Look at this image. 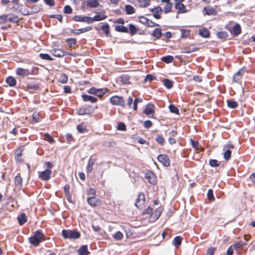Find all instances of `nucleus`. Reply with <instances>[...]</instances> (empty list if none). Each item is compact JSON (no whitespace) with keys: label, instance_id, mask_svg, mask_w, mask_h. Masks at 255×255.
<instances>
[{"label":"nucleus","instance_id":"1","mask_svg":"<svg viewBox=\"0 0 255 255\" xmlns=\"http://www.w3.org/2000/svg\"><path fill=\"white\" fill-rule=\"evenodd\" d=\"M44 240V235L39 230L36 231L33 236L29 238L30 244L35 247L38 246L39 243Z\"/></svg>","mask_w":255,"mask_h":255},{"label":"nucleus","instance_id":"2","mask_svg":"<svg viewBox=\"0 0 255 255\" xmlns=\"http://www.w3.org/2000/svg\"><path fill=\"white\" fill-rule=\"evenodd\" d=\"M62 234L64 238L73 240L78 239L81 235L79 232L70 230H63Z\"/></svg>","mask_w":255,"mask_h":255},{"label":"nucleus","instance_id":"3","mask_svg":"<svg viewBox=\"0 0 255 255\" xmlns=\"http://www.w3.org/2000/svg\"><path fill=\"white\" fill-rule=\"evenodd\" d=\"M108 91L107 88L97 89L92 87L88 90V93L95 95L100 98L102 97Z\"/></svg>","mask_w":255,"mask_h":255},{"label":"nucleus","instance_id":"4","mask_svg":"<svg viewBox=\"0 0 255 255\" xmlns=\"http://www.w3.org/2000/svg\"><path fill=\"white\" fill-rule=\"evenodd\" d=\"M110 102L113 105L124 107L125 102L122 97L114 96L110 99Z\"/></svg>","mask_w":255,"mask_h":255},{"label":"nucleus","instance_id":"5","mask_svg":"<svg viewBox=\"0 0 255 255\" xmlns=\"http://www.w3.org/2000/svg\"><path fill=\"white\" fill-rule=\"evenodd\" d=\"M145 196L143 193L140 192L138 194V197L136 199L135 206L138 208H142L145 203Z\"/></svg>","mask_w":255,"mask_h":255},{"label":"nucleus","instance_id":"6","mask_svg":"<svg viewBox=\"0 0 255 255\" xmlns=\"http://www.w3.org/2000/svg\"><path fill=\"white\" fill-rule=\"evenodd\" d=\"M15 73L17 76L23 78L30 75L31 71L28 69L18 67L16 69Z\"/></svg>","mask_w":255,"mask_h":255},{"label":"nucleus","instance_id":"7","mask_svg":"<svg viewBox=\"0 0 255 255\" xmlns=\"http://www.w3.org/2000/svg\"><path fill=\"white\" fill-rule=\"evenodd\" d=\"M51 169H46L40 173L39 178L42 180L48 181L51 178Z\"/></svg>","mask_w":255,"mask_h":255},{"label":"nucleus","instance_id":"8","mask_svg":"<svg viewBox=\"0 0 255 255\" xmlns=\"http://www.w3.org/2000/svg\"><path fill=\"white\" fill-rule=\"evenodd\" d=\"M158 160L165 166L170 165V161L168 156L166 154H160L157 157Z\"/></svg>","mask_w":255,"mask_h":255},{"label":"nucleus","instance_id":"9","mask_svg":"<svg viewBox=\"0 0 255 255\" xmlns=\"http://www.w3.org/2000/svg\"><path fill=\"white\" fill-rule=\"evenodd\" d=\"M135 5H138L140 7H146L150 5V0H132L131 1Z\"/></svg>","mask_w":255,"mask_h":255},{"label":"nucleus","instance_id":"10","mask_svg":"<svg viewBox=\"0 0 255 255\" xmlns=\"http://www.w3.org/2000/svg\"><path fill=\"white\" fill-rule=\"evenodd\" d=\"M246 68L243 67L241 68L234 75L233 77V81L235 82H238L243 77L244 74L245 73Z\"/></svg>","mask_w":255,"mask_h":255},{"label":"nucleus","instance_id":"11","mask_svg":"<svg viewBox=\"0 0 255 255\" xmlns=\"http://www.w3.org/2000/svg\"><path fill=\"white\" fill-rule=\"evenodd\" d=\"M145 177L148 182L151 184H154L156 183V176L152 172H148L146 173Z\"/></svg>","mask_w":255,"mask_h":255},{"label":"nucleus","instance_id":"12","mask_svg":"<svg viewBox=\"0 0 255 255\" xmlns=\"http://www.w3.org/2000/svg\"><path fill=\"white\" fill-rule=\"evenodd\" d=\"M155 106L151 103H148L145 106V108L143 111V113L147 116H149L154 113Z\"/></svg>","mask_w":255,"mask_h":255},{"label":"nucleus","instance_id":"13","mask_svg":"<svg viewBox=\"0 0 255 255\" xmlns=\"http://www.w3.org/2000/svg\"><path fill=\"white\" fill-rule=\"evenodd\" d=\"M73 19L76 21L86 22L89 24L92 23L91 17L89 16H80L78 15H75Z\"/></svg>","mask_w":255,"mask_h":255},{"label":"nucleus","instance_id":"14","mask_svg":"<svg viewBox=\"0 0 255 255\" xmlns=\"http://www.w3.org/2000/svg\"><path fill=\"white\" fill-rule=\"evenodd\" d=\"M88 204L92 206H96L100 205L101 201L98 200L95 196H91L87 199Z\"/></svg>","mask_w":255,"mask_h":255},{"label":"nucleus","instance_id":"15","mask_svg":"<svg viewBox=\"0 0 255 255\" xmlns=\"http://www.w3.org/2000/svg\"><path fill=\"white\" fill-rule=\"evenodd\" d=\"M204 10L208 15H215L217 13L216 8L210 6L205 7Z\"/></svg>","mask_w":255,"mask_h":255},{"label":"nucleus","instance_id":"16","mask_svg":"<svg viewBox=\"0 0 255 255\" xmlns=\"http://www.w3.org/2000/svg\"><path fill=\"white\" fill-rule=\"evenodd\" d=\"M53 54L54 56L58 57H61L67 55H70L69 53L64 51L60 49H55L53 50Z\"/></svg>","mask_w":255,"mask_h":255},{"label":"nucleus","instance_id":"17","mask_svg":"<svg viewBox=\"0 0 255 255\" xmlns=\"http://www.w3.org/2000/svg\"><path fill=\"white\" fill-rule=\"evenodd\" d=\"M175 8L178 10V13H185L186 12L185 5L182 2H176Z\"/></svg>","mask_w":255,"mask_h":255},{"label":"nucleus","instance_id":"18","mask_svg":"<svg viewBox=\"0 0 255 255\" xmlns=\"http://www.w3.org/2000/svg\"><path fill=\"white\" fill-rule=\"evenodd\" d=\"M22 179L21 176L19 175H16L14 178V184L16 188L20 189L22 187Z\"/></svg>","mask_w":255,"mask_h":255},{"label":"nucleus","instance_id":"19","mask_svg":"<svg viewBox=\"0 0 255 255\" xmlns=\"http://www.w3.org/2000/svg\"><path fill=\"white\" fill-rule=\"evenodd\" d=\"M162 11L161 7L159 6L155 7L151 10V11L153 13V16L156 19H159L160 15L158 14Z\"/></svg>","mask_w":255,"mask_h":255},{"label":"nucleus","instance_id":"20","mask_svg":"<svg viewBox=\"0 0 255 255\" xmlns=\"http://www.w3.org/2000/svg\"><path fill=\"white\" fill-rule=\"evenodd\" d=\"M79 255H88L89 252L88 251V247L87 245L82 246L78 250Z\"/></svg>","mask_w":255,"mask_h":255},{"label":"nucleus","instance_id":"21","mask_svg":"<svg viewBox=\"0 0 255 255\" xmlns=\"http://www.w3.org/2000/svg\"><path fill=\"white\" fill-rule=\"evenodd\" d=\"M87 5L89 7L95 8L99 6V3L97 0H87Z\"/></svg>","mask_w":255,"mask_h":255},{"label":"nucleus","instance_id":"22","mask_svg":"<svg viewBox=\"0 0 255 255\" xmlns=\"http://www.w3.org/2000/svg\"><path fill=\"white\" fill-rule=\"evenodd\" d=\"M7 15H8V17H7V21L9 22L17 23L19 21V18L18 17L14 14H8Z\"/></svg>","mask_w":255,"mask_h":255},{"label":"nucleus","instance_id":"23","mask_svg":"<svg viewBox=\"0 0 255 255\" xmlns=\"http://www.w3.org/2000/svg\"><path fill=\"white\" fill-rule=\"evenodd\" d=\"M82 99L85 101H90L91 103H96L97 101V99L93 96L87 95H83L82 96Z\"/></svg>","mask_w":255,"mask_h":255},{"label":"nucleus","instance_id":"24","mask_svg":"<svg viewBox=\"0 0 255 255\" xmlns=\"http://www.w3.org/2000/svg\"><path fill=\"white\" fill-rule=\"evenodd\" d=\"M231 32L235 35H238L241 33V28L240 24H236L232 28Z\"/></svg>","mask_w":255,"mask_h":255},{"label":"nucleus","instance_id":"25","mask_svg":"<svg viewBox=\"0 0 255 255\" xmlns=\"http://www.w3.org/2000/svg\"><path fill=\"white\" fill-rule=\"evenodd\" d=\"M6 82L10 87H13L15 86L16 84V81L15 79L12 76H8L6 79Z\"/></svg>","mask_w":255,"mask_h":255},{"label":"nucleus","instance_id":"26","mask_svg":"<svg viewBox=\"0 0 255 255\" xmlns=\"http://www.w3.org/2000/svg\"><path fill=\"white\" fill-rule=\"evenodd\" d=\"M18 223L20 225H22L26 222L27 219L25 214L23 213H21L17 218Z\"/></svg>","mask_w":255,"mask_h":255},{"label":"nucleus","instance_id":"27","mask_svg":"<svg viewBox=\"0 0 255 255\" xmlns=\"http://www.w3.org/2000/svg\"><path fill=\"white\" fill-rule=\"evenodd\" d=\"M95 162V159H93L92 158H90L88 162V165L87 167V171L88 173H90L92 172L93 169V166Z\"/></svg>","mask_w":255,"mask_h":255},{"label":"nucleus","instance_id":"28","mask_svg":"<svg viewBox=\"0 0 255 255\" xmlns=\"http://www.w3.org/2000/svg\"><path fill=\"white\" fill-rule=\"evenodd\" d=\"M41 9V6L39 4L34 5L32 7V10L30 12L28 11L25 14V15L30 14L31 13H35L38 12Z\"/></svg>","mask_w":255,"mask_h":255},{"label":"nucleus","instance_id":"29","mask_svg":"<svg viewBox=\"0 0 255 255\" xmlns=\"http://www.w3.org/2000/svg\"><path fill=\"white\" fill-rule=\"evenodd\" d=\"M125 10L128 14H131L135 12L134 8L129 4L125 6Z\"/></svg>","mask_w":255,"mask_h":255},{"label":"nucleus","instance_id":"30","mask_svg":"<svg viewBox=\"0 0 255 255\" xmlns=\"http://www.w3.org/2000/svg\"><path fill=\"white\" fill-rule=\"evenodd\" d=\"M88 107H84L80 108L78 110V114L79 115H84L90 114V112L88 111Z\"/></svg>","mask_w":255,"mask_h":255},{"label":"nucleus","instance_id":"31","mask_svg":"<svg viewBox=\"0 0 255 255\" xmlns=\"http://www.w3.org/2000/svg\"><path fill=\"white\" fill-rule=\"evenodd\" d=\"M181 238L180 236H177L173 240L172 244L176 248H177L181 245Z\"/></svg>","mask_w":255,"mask_h":255},{"label":"nucleus","instance_id":"32","mask_svg":"<svg viewBox=\"0 0 255 255\" xmlns=\"http://www.w3.org/2000/svg\"><path fill=\"white\" fill-rule=\"evenodd\" d=\"M200 35L205 38H208L210 36L209 31L206 28H203L199 31Z\"/></svg>","mask_w":255,"mask_h":255},{"label":"nucleus","instance_id":"33","mask_svg":"<svg viewBox=\"0 0 255 255\" xmlns=\"http://www.w3.org/2000/svg\"><path fill=\"white\" fill-rule=\"evenodd\" d=\"M152 35L156 38L157 39L159 38L162 36L161 30L160 28H156L153 31Z\"/></svg>","mask_w":255,"mask_h":255},{"label":"nucleus","instance_id":"34","mask_svg":"<svg viewBox=\"0 0 255 255\" xmlns=\"http://www.w3.org/2000/svg\"><path fill=\"white\" fill-rule=\"evenodd\" d=\"M107 18V16L102 14H97L95 15L93 18H91L92 22L94 21H101Z\"/></svg>","mask_w":255,"mask_h":255},{"label":"nucleus","instance_id":"35","mask_svg":"<svg viewBox=\"0 0 255 255\" xmlns=\"http://www.w3.org/2000/svg\"><path fill=\"white\" fill-rule=\"evenodd\" d=\"M115 29L116 31L128 33V28L123 25H117L115 27Z\"/></svg>","mask_w":255,"mask_h":255},{"label":"nucleus","instance_id":"36","mask_svg":"<svg viewBox=\"0 0 255 255\" xmlns=\"http://www.w3.org/2000/svg\"><path fill=\"white\" fill-rule=\"evenodd\" d=\"M67 81V76L65 74H61L58 79V82L61 84H65Z\"/></svg>","mask_w":255,"mask_h":255},{"label":"nucleus","instance_id":"37","mask_svg":"<svg viewBox=\"0 0 255 255\" xmlns=\"http://www.w3.org/2000/svg\"><path fill=\"white\" fill-rule=\"evenodd\" d=\"M155 140L160 145H163L165 142V140L162 135L160 134H157L156 135Z\"/></svg>","mask_w":255,"mask_h":255},{"label":"nucleus","instance_id":"38","mask_svg":"<svg viewBox=\"0 0 255 255\" xmlns=\"http://www.w3.org/2000/svg\"><path fill=\"white\" fill-rule=\"evenodd\" d=\"M102 30L105 33L107 36H108L110 34V27L108 24L105 23L101 27Z\"/></svg>","mask_w":255,"mask_h":255},{"label":"nucleus","instance_id":"39","mask_svg":"<svg viewBox=\"0 0 255 255\" xmlns=\"http://www.w3.org/2000/svg\"><path fill=\"white\" fill-rule=\"evenodd\" d=\"M166 4L164 7V11L167 13L171 11L172 7V3L169 1L168 2H165Z\"/></svg>","mask_w":255,"mask_h":255},{"label":"nucleus","instance_id":"40","mask_svg":"<svg viewBox=\"0 0 255 255\" xmlns=\"http://www.w3.org/2000/svg\"><path fill=\"white\" fill-rule=\"evenodd\" d=\"M161 60L163 62H165L166 63H171V62H172L173 61L174 58L172 56L168 55V56H166L163 57L161 58Z\"/></svg>","mask_w":255,"mask_h":255},{"label":"nucleus","instance_id":"41","mask_svg":"<svg viewBox=\"0 0 255 255\" xmlns=\"http://www.w3.org/2000/svg\"><path fill=\"white\" fill-rule=\"evenodd\" d=\"M224 149L225 150V152L224 153V158L226 160L228 161L231 158V151L229 149H225V148Z\"/></svg>","mask_w":255,"mask_h":255},{"label":"nucleus","instance_id":"42","mask_svg":"<svg viewBox=\"0 0 255 255\" xmlns=\"http://www.w3.org/2000/svg\"><path fill=\"white\" fill-rule=\"evenodd\" d=\"M227 105L229 108H232V109L236 108L238 106V104H237V103L236 101H233V100H228L227 101Z\"/></svg>","mask_w":255,"mask_h":255},{"label":"nucleus","instance_id":"43","mask_svg":"<svg viewBox=\"0 0 255 255\" xmlns=\"http://www.w3.org/2000/svg\"><path fill=\"white\" fill-rule=\"evenodd\" d=\"M173 82L168 79H165L164 80V85L166 88L168 89L171 88L173 87Z\"/></svg>","mask_w":255,"mask_h":255},{"label":"nucleus","instance_id":"44","mask_svg":"<svg viewBox=\"0 0 255 255\" xmlns=\"http://www.w3.org/2000/svg\"><path fill=\"white\" fill-rule=\"evenodd\" d=\"M91 29H92V27L91 26H88L86 27L77 29L76 30V32L75 33L76 34H79L81 33H84V32L88 31L90 30Z\"/></svg>","mask_w":255,"mask_h":255},{"label":"nucleus","instance_id":"45","mask_svg":"<svg viewBox=\"0 0 255 255\" xmlns=\"http://www.w3.org/2000/svg\"><path fill=\"white\" fill-rule=\"evenodd\" d=\"M43 139L49 143H53L54 142V140L53 137L48 133H45L43 135Z\"/></svg>","mask_w":255,"mask_h":255},{"label":"nucleus","instance_id":"46","mask_svg":"<svg viewBox=\"0 0 255 255\" xmlns=\"http://www.w3.org/2000/svg\"><path fill=\"white\" fill-rule=\"evenodd\" d=\"M66 42L70 47H72L76 44V39L75 38H71L66 40Z\"/></svg>","mask_w":255,"mask_h":255},{"label":"nucleus","instance_id":"47","mask_svg":"<svg viewBox=\"0 0 255 255\" xmlns=\"http://www.w3.org/2000/svg\"><path fill=\"white\" fill-rule=\"evenodd\" d=\"M27 88L28 89L36 90L39 88L38 85L34 83H29L27 84Z\"/></svg>","mask_w":255,"mask_h":255},{"label":"nucleus","instance_id":"48","mask_svg":"<svg viewBox=\"0 0 255 255\" xmlns=\"http://www.w3.org/2000/svg\"><path fill=\"white\" fill-rule=\"evenodd\" d=\"M217 36L220 39H225L228 37V34L224 31L219 32L217 33Z\"/></svg>","mask_w":255,"mask_h":255},{"label":"nucleus","instance_id":"49","mask_svg":"<svg viewBox=\"0 0 255 255\" xmlns=\"http://www.w3.org/2000/svg\"><path fill=\"white\" fill-rule=\"evenodd\" d=\"M142 102V99L141 98H136L134 99L133 103V109L134 111H136L137 109V104L138 103Z\"/></svg>","mask_w":255,"mask_h":255},{"label":"nucleus","instance_id":"50","mask_svg":"<svg viewBox=\"0 0 255 255\" xmlns=\"http://www.w3.org/2000/svg\"><path fill=\"white\" fill-rule=\"evenodd\" d=\"M123 238V234L122 232L118 231L116 233L114 236V238L115 240L120 241Z\"/></svg>","mask_w":255,"mask_h":255},{"label":"nucleus","instance_id":"51","mask_svg":"<svg viewBox=\"0 0 255 255\" xmlns=\"http://www.w3.org/2000/svg\"><path fill=\"white\" fill-rule=\"evenodd\" d=\"M180 31L181 32V37L182 38H186L190 34V30H189L181 29Z\"/></svg>","mask_w":255,"mask_h":255},{"label":"nucleus","instance_id":"52","mask_svg":"<svg viewBox=\"0 0 255 255\" xmlns=\"http://www.w3.org/2000/svg\"><path fill=\"white\" fill-rule=\"evenodd\" d=\"M197 50V48H184L183 50V51L181 52L182 53H190L193 52H195Z\"/></svg>","mask_w":255,"mask_h":255},{"label":"nucleus","instance_id":"53","mask_svg":"<svg viewBox=\"0 0 255 255\" xmlns=\"http://www.w3.org/2000/svg\"><path fill=\"white\" fill-rule=\"evenodd\" d=\"M39 57L41 59L43 60H47L49 61L53 60V59L48 54L40 53L39 54Z\"/></svg>","mask_w":255,"mask_h":255},{"label":"nucleus","instance_id":"54","mask_svg":"<svg viewBox=\"0 0 255 255\" xmlns=\"http://www.w3.org/2000/svg\"><path fill=\"white\" fill-rule=\"evenodd\" d=\"M129 29L131 35L135 34L137 32V29L136 27L132 24H129Z\"/></svg>","mask_w":255,"mask_h":255},{"label":"nucleus","instance_id":"55","mask_svg":"<svg viewBox=\"0 0 255 255\" xmlns=\"http://www.w3.org/2000/svg\"><path fill=\"white\" fill-rule=\"evenodd\" d=\"M247 244L245 243H243L242 242H239L235 244H234L233 245H232L233 247H234V249L236 250H237L242 247L244 246V245H246Z\"/></svg>","mask_w":255,"mask_h":255},{"label":"nucleus","instance_id":"56","mask_svg":"<svg viewBox=\"0 0 255 255\" xmlns=\"http://www.w3.org/2000/svg\"><path fill=\"white\" fill-rule=\"evenodd\" d=\"M170 111L174 114H179V110L178 108L173 105H170L169 106Z\"/></svg>","mask_w":255,"mask_h":255},{"label":"nucleus","instance_id":"57","mask_svg":"<svg viewBox=\"0 0 255 255\" xmlns=\"http://www.w3.org/2000/svg\"><path fill=\"white\" fill-rule=\"evenodd\" d=\"M162 212V208L160 207L158 208L157 210L155 211L154 213H153V215L156 219H157L160 217Z\"/></svg>","mask_w":255,"mask_h":255},{"label":"nucleus","instance_id":"58","mask_svg":"<svg viewBox=\"0 0 255 255\" xmlns=\"http://www.w3.org/2000/svg\"><path fill=\"white\" fill-rule=\"evenodd\" d=\"M207 197L209 200L214 201L215 198L213 195V191L212 189H209L207 192Z\"/></svg>","mask_w":255,"mask_h":255},{"label":"nucleus","instance_id":"59","mask_svg":"<svg viewBox=\"0 0 255 255\" xmlns=\"http://www.w3.org/2000/svg\"><path fill=\"white\" fill-rule=\"evenodd\" d=\"M77 129L81 133H83L86 131V127L82 124L78 125L77 127Z\"/></svg>","mask_w":255,"mask_h":255},{"label":"nucleus","instance_id":"60","mask_svg":"<svg viewBox=\"0 0 255 255\" xmlns=\"http://www.w3.org/2000/svg\"><path fill=\"white\" fill-rule=\"evenodd\" d=\"M8 15L4 14L0 16V24L4 23L7 21Z\"/></svg>","mask_w":255,"mask_h":255},{"label":"nucleus","instance_id":"61","mask_svg":"<svg viewBox=\"0 0 255 255\" xmlns=\"http://www.w3.org/2000/svg\"><path fill=\"white\" fill-rule=\"evenodd\" d=\"M146 26H147V27H154V26H159V24L156 23H154V22H153L152 21L149 20V19H148L147 21V24H146Z\"/></svg>","mask_w":255,"mask_h":255},{"label":"nucleus","instance_id":"62","mask_svg":"<svg viewBox=\"0 0 255 255\" xmlns=\"http://www.w3.org/2000/svg\"><path fill=\"white\" fill-rule=\"evenodd\" d=\"M216 250L215 248L210 247L207 250L206 255H214Z\"/></svg>","mask_w":255,"mask_h":255},{"label":"nucleus","instance_id":"63","mask_svg":"<svg viewBox=\"0 0 255 255\" xmlns=\"http://www.w3.org/2000/svg\"><path fill=\"white\" fill-rule=\"evenodd\" d=\"M63 12L66 14L71 13L72 9L69 5H66L64 8Z\"/></svg>","mask_w":255,"mask_h":255},{"label":"nucleus","instance_id":"64","mask_svg":"<svg viewBox=\"0 0 255 255\" xmlns=\"http://www.w3.org/2000/svg\"><path fill=\"white\" fill-rule=\"evenodd\" d=\"M96 191L93 188H90L88 192H87V194H88V196H89V197H91V196H95L96 195Z\"/></svg>","mask_w":255,"mask_h":255}]
</instances>
